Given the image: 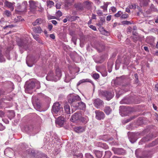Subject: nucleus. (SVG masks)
Wrapping results in <instances>:
<instances>
[{
	"instance_id": "obj_1",
	"label": "nucleus",
	"mask_w": 158,
	"mask_h": 158,
	"mask_svg": "<svg viewBox=\"0 0 158 158\" xmlns=\"http://www.w3.org/2000/svg\"><path fill=\"white\" fill-rule=\"evenodd\" d=\"M56 76H54L52 72H50L46 77V79L48 81H55L59 80L62 74L61 71L59 68L56 69Z\"/></svg>"
},
{
	"instance_id": "obj_2",
	"label": "nucleus",
	"mask_w": 158,
	"mask_h": 158,
	"mask_svg": "<svg viewBox=\"0 0 158 158\" xmlns=\"http://www.w3.org/2000/svg\"><path fill=\"white\" fill-rule=\"evenodd\" d=\"M68 101L72 106L75 107V105L77 103V101L81 100V98L78 95L70 94L68 96Z\"/></svg>"
},
{
	"instance_id": "obj_3",
	"label": "nucleus",
	"mask_w": 158,
	"mask_h": 158,
	"mask_svg": "<svg viewBox=\"0 0 158 158\" xmlns=\"http://www.w3.org/2000/svg\"><path fill=\"white\" fill-rule=\"evenodd\" d=\"M63 108L60 106L58 102L54 103L52 106V112L53 114H59L62 113Z\"/></svg>"
},
{
	"instance_id": "obj_4",
	"label": "nucleus",
	"mask_w": 158,
	"mask_h": 158,
	"mask_svg": "<svg viewBox=\"0 0 158 158\" xmlns=\"http://www.w3.org/2000/svg\"><path fill=\"white\" fill-rule=\"evenodd\" d=\"M99 95L100 96L105 97L108 100L111 99L114 95L113 92H108L107 91H101L99 92Z\"/></svg>"
},
{
	"instance_id": "obj_5",
	"label": "nucleus",
	"mask_w": 158,
	"mask_h": 158,
	"mask_svg": "<svg viewBox=\"0 0 158 158\" xmlns=\"http://www.w3.org/2000/svg\"><path fill=\"white\" fill-rule=\"evenodd\" d=\"M138 134V133H133L128 132V135L130 142L133 143L137 140V136Z\"/></svg>"
},
{
	"instance_id": "obj_6",
	"label": "nucleus",
	"mask_w": 158,
	"mask_h": 158,
	"mask_svg": "<svg viewBox=\"0 0 158 158\" xmlns=\"http://www.w3.org/2000/svg\"><path fill=\"white\" fill-rule=\"evenodd\" d=\"M81 116V114L80 113H75L72 115L70 120L73 122H76L78 120H80Z\"/></svg>"
},
{
	"instance_id": "obj_7",
	"label": "nucleus",
	"mask_w": 158,
	"mask_h": 158,
	"mask_svg": "<svg viewBox=\"0 0 158 158\" xmlns=\"http://www.w3.org/2000/svg\"><path fill=\"white\" fill-rule=\"evenodd\" d=\"M65 121V118L62 116L59 117L56 121V126L57 127H61Z\"/></svg>"
},
{
	"instance_id": "obj_8",
	"label": "nucleus",
	"mask_w": 158,
	"mask_h": 158,
	"mask_svg": "<svg viewBox=\"0 0 158 158\" xmlns=\"http://www.w3.org/2000/svg\"><path fill=\"white\" fill-rule=\"evenodd\" d=\"M35 87V83L34 81H32L28 85L25 89V92L27 93L31 94V92L30 91Z\"/></svg>"
},
{
	"instance_id": "obj_9",
	"label": "nucleus",
	"mask_w": 158,
	"mask_h": 158,
	"mask_svg": "<svg viewBox=\"0 0 158 158\" xmlns=\"http://www.w3.org/2000/svg\"><path fill=\"white\" fill-rule=\"evenodd\" d=\"M96 118L99 120L103 119L105 117L104 113L99 110H96L95 111Z\"/></svg>"
},
{
	"instance_id": "obj_10",
	"label": "nucleus",
	"mask_w": 158,
	"mask_h": 158,
	"mask_svg": "<svg viewBox=\"0 0 158 158\" xmlns=\"http://www.w3.org/2000/svg\"><path fill=\"white\" fill-rule=\"evenodd\" d=\"M103 101L98 98L94 100V104L95 106L97 108H99L100 106L103 105Z\"/></svg>"
},
{
	"instance_id": "obj_11",
	"label": "nucleus",
	"mask_w": 158,
	"mask_h": 158,
	"mask_svg": "<svg viewBox=\"0 0 158 158\" xmlns=\"http://www.w3.org/2000/svg\"><path fill=\"white\" fill-rule=\"evenodd\" d=\"M112 150L114 152V153L116 154L120 155L123 154V153L124 150L120 148H113Z\"/></svg>"
},
{
	"instance_id": "obj_12",
	"label": "nucleus",
	"mask_w": 158,
	"mask_h": 158,
	"mask_svg": "<svg viewBox=\"0 0 158 158\" xmlns=\"http://www.w3.org/2000/svg\"><path fill=\"white\" fill-rule=\"evenodd\" d=\"M74 107L83 110L85 108L86 105L85 103L81 102H78L76 103Z\"/></svg>"
},
{
	"instance_id": "obj_13",
	"label": "nucleus",
	"mask_w": 158,
	"mask_h": 158,
	"mask_svg": "<svg viewBox=\"0 0 158 158\" xmlns=\"http://www.w3.org/2000/svg\"><path fill=\"white\" fill-rule=\"evenodd\" d=\"M30 9L31 10L35 9L36 7V2L33 0H30L29 1Z\"/></svg>"
},
{
	"instance_id": "obj_14",
	"label": "nucleus",
	"mask_w": 158,
	"mask_h": 158,
	"mask_svg": "<svg viewBox=\"0 0 158 158\" xmlns=\"http://www.w3.org/2000/svg\"><path fill=\"white\" fill-rule=\"evenodd\" d=\"M105 138L106 139H103L105 141H108V142L109 143L111 144V145H114L116 144H117V141H115L114 140V141H113V139L112 138H110L109 139H107V136L105 135Z\"/></svg>"
},
{
	"instance_id": "obj_15",
	"label": "nucleus",
	"mask_w": 158,
	"mask_h": 158,
	"mask_svg": "<svg viewBox=\"0 0 158 158\" xmlns=\"http://www.w3.org/2000/svg\"><path fill=\"white\" fill-rule=\"evenodd\" d=\"M74 131L77 133H80L85 131L84 127L81 126L75 127L74 128Z\"/></svg>"
},
{
	"instance_id": "obj_16",
	"label": "nucleus",
	"mask_w": 158,
	"mask_h": 158,
	"mask_svg": "<svg viewBox=\"0 0 158 158\" xmlns=\"http://www.w3.org/2000/svg\"><path fill=\"white\" fill-rule=\"evenodd\" d=\"M14 3H11L8 1H6L4 3L5 6L10 9L12 10L14 9Z\"/></svg>"
},
{
	"instance_id": "obj_17",
	"label": "nucleus",
	"mask_w": 158,
	"mask_h": 158,
	"mask_svg": "<svg viewBox=\"0 0 158 158\" xmlns=\"http://www.w3.org/2000/svg\"><path fill=\"white\" fill-rule=\"evenodd\" d=\"M34 31L37 33L40 34L43 32L41 28L40 27H36L33 28Z\"/></svg>"
},
{
	"instance_id": "obj_18",
	"label": "nucleus",
	"mask_w": 158,
	"mask_h": 158,
	"mask_svg": "<svg viewBox=\"0 0 158 158\" xmlns=\"http://www.w3.org/2000/svg\"><path fill=\"white\" fill-rule=\"evenodd\" d=\"M43 22V20L41 18L37 19L35 21L32 23L33 26H36L42 23Z\"/></svg>"
},
{
	"instance_id": "obj_19",
	"label": "nucleus",
	"mask_w": 158,
	"mask_h": 158,
	"mask_svg": "<svg viewBox=\"0 0 158 158\" xmlns=\"http://www.w3.org/2000/svg\"><path fill=\"white\" fill-rule=\"evenodd\" d=\"M27 6V2L26 1H23L20 6V8L22 10L24 11L26 10Z\"/></svg>"
},
{
	"instance_id": "obj_20",
	"label": "nucleus",
	"mask_w": 158,
	"mask_h": 158,
	"mask_svg": "<svg viewBox=\"0 0 158 158\" xmlns=\"http://www.w3.org/2000/svg\"><path fill=\"white\" fill-rule=\"evenodd\" d=\"M80 120L83 123H85L89 121V118L88 117L86 116H85L83 117H82L81 116V117H80Z\"/></svg>"
},
{
	"instance_id": "obj_21",
	"label": "nucleus",
	"mask_w": 158,
	"mask_h": 158,
	"mask_svg": "<svg viewBox=\"0 0 158 158\" xmlns=\"http://www.w3.org/2000/svg\"><path fill=\"white\" fill-rule=\"evenodd\" d=\"M91 80L89 79H83L80 80L77 83V86L81 84L86 82H90Z\"/></svg>"
},
{
	"instance_id": "obj_22",
	"label": "nucleus",
	"mask_w": 158,
	"mask_h": 158,
	"mask_svg": "<svg viewBox=\"0 0 158 158\" xmlns=\"http://www.w3.org/2000/svg\"><path fill=\"white\" fill-rule=\"evenodd\" d=\"M105 112L107 115L109 114L112 111L111 109L109 106H106L104 110Z\"/></svg>"
},
{
	"instance_id": "obj_23",
	"label": "nucleus",
	"mask_w": 158,
	"mask_h": 158,
	"mask_svg": "<svg viewBox=\"0 0 158 158\" xmlns=\"http://www.w3.org/2000/svg\"><path fill=\"white\" fill-rule=\"evenodd\" d=\"M64 109L66 112L68 114H70V107L69 105L66 104L64 105Z\"/></svg>"
},
{
	"instance_id": "obj_24",
	"label": "nucleus",
	"mask_w": 158,
	"mask_h": 158,
	"mask_svg": "<svg viewBox=\"0 0 158 158\" xmlns=\"http://www.w3.org/2000/svg\"><path fill=\"white\" fill-rule=\"evenodd\" d=\"M47 5L48 7L51 8L54 6V3L52 1L48 0L47 1Z\"/></svg>"
},
{
	"instance_id": "obj_25",
	"label": "nucleus",
	"mask_w": 158,
	"mask_h": 158,
	"mask_svg": "<svg viewBox=\"0 0 158 158\" xmlns=\"http://www.w3.org/2000/svg\"><path fill=\"white\" fill-rule=\"evenodd\" d=\"M95 154L97 158H101L102 156V152L101 151H96Z\"/></svg>"
},
{
	"instance_id": "obj_26",
	"label": "nucleus",
	"mask_w": 158,
	"mask_h": 158,
	"mask_svg": "<svg viewBox=\"0 0 158 158\" xmlns=\"http://www.w3.org/2000/svg\"><path fill=\"white\" fill-rule=\"evenodd\" d=\"M111 155L112 153L110 151H106L104 156V158H110Z\"/></svg>"
},
{
	"instance_id": "obj_27",
	"label": "nucleus",
	"mask_w": 158,
	"mask_h": 158,
	"mask_svg": "<svg viewBox=\"0 0 158 158\" xmlns=\"http://www.w3.org/2000/svg\"><path fill=\"white\" fill-rule=\"evenodd\" d=\"M8 117L10 119H11L12 118L14 117L15 116V113L13 111H11L9 112L8 114Z\"/></svg>"
},
{
	"instance_id": "obj_28",
	"label": "nucleus",
	"mask_w": 158,
	"mask_h": 158,
	"mask_svg": "<svg viewBox=\"0 0 158 158\" xmlns=\"http://www.w3.org/2000/svg\"><path fill=\"white\" fill-rule=\"evenodd\" d=\"M110 3V2H106L104 3V5L101 7V8L103 9L104 11L107 10V8L108 5Z\"/></svg>"
},
{
	"instance_id": "obj_29",
	"label": "nucleus",
	"mask_w": 158,
	"mask_h": 158,
	"mask_svg": "<svg viewBox=\"0 0 158 158\" xmlns=\"http://www.w3.org/2000/svg\"><path fill=\"white\" fill-rule=\"evenodd\" d=\"M122 14V12L121 11H119L117 13H116L114 15V16L116 18H118L119 17L121 18Z\"/></svg>"
},
{
	"instance_id": "obj_30",
	"label": "nucleus",
	"mask_w": 158,
	"mask_h": 158,
	"mask_svg": "<svg viewBox=\"0 0 158 158\" xmlns=\"http://www.w3.org/2000/svg\"><path fill=\"white\" fill-rule=\"evenodd\" d=\"M4 14L7 17H10L11 16V12L9 10H6L4 12Z\"/></svg>"
},
{
	"instance_id": "obj_31",
	"label": "nucleus",
	"mask_w": 158,
	"mask_h": 158,
	"mask_svg": "<svg viewBox=\"0 0 158 158\" xmlns=\"http://www.w3.org/2000/svg\"><path fill=\"white\" fill-rule=\"evenodd\" d=\"M34 82L35 83V87L37 89H39L40 87V82L37 81H35Z\"/></svg>"
},
{
	"instance_id": "obj_32",
	"label": "nucleus",
	"mask_w": 158,
	"mask_h": 158,
	"mask_svg": "<svg viewBox=\"0 0 158 158\" xmlns=\"http://www.w3.org/2000/svg\"><path fill=\"white\" fill-rule=\"evenodd\" d=\"M56 16L58 17H60L62 15V13L60 10H58L56 13Z\"/></svg>"
},
{
	"instance_id": "obj_33",
	"label": "nucleus",
	"mask_w": 158,
	"mask_h": 158,
	"mask_svg": "<svg viewBox=\"0 0 158 158\" xmlns=\"http://www.w3.org/2000/svg\"><path fill=\"white\" fill-rule=\"evenodd\" d=\"M33 36L34 39L36 40L39 41V35L37 34H32Z\"/></svg>"
},
{
	"instance_id": "obj_34",
	"label": "nucleus",
	"mask_w": 158,
	"mask_h": 158,
	"mask_svg": "<svg viewBox=\"0 0 158 158\" xmlns=\"http://www.w3.org/2000/svg\"><path fill=\"white\" fill-rule=\"evenodd\" d=\"M128 14H124L123 12V14H122L121 18L122 19H125L127 18L128 17Z\"/></svg>"
},
{
	"instance_id": "obj_35",
	"label": "nucleus",
	"mask_w": 158,
	"mask_h": 158,
	"mask_svg": "<svg viewBox=\"0 0 158 158\" xmlns=\"http://www.w3.org/2000/svg\"><path fill=\"white\" fill-rule=\"evenodd\" d=\"M5 59L3 56L2 54L0 53V62H4L5 61Z\"/></svg>"
},
{
	"instance_id": "obj_36",
	"label": "nucleus",
	"mask_w": 158,
	"mask_h": 158,
	"mask_svg": "<svg viewBox=\"0 0 158 158\" xmlns=\"http://www.w3.org/2000/svg\"><path fill=\"white\" fill-rule=\"evenodd\" d=\"M128 7L131 9H135L136 7V5L134 4L129 5Z\"/></svg>"
},
{
	"instance_id": "obj_37",
	"label": "nucleus",
	"mask_w": 158,
	"mask_h": 158,
	"mask_svg": "<svg viewBox=\"0 0 158 158\" xmlns=\"http://www.w3.org/2000/svg\"><path fill=\"white\" fill-rule=\"evenodd\" d=\"M93 77L95 79H98L99 77V75L98 73H94L93 75Z\"/></svg>"
},
{
	"instance_id": "obj_38",
	"label": "nucleus",
	"mask_w": 158,
	"mask_h": 158,
	"mask_svg": "<svg viewBox=\"0 0 158 158\" xmlns=\"http://www.w3.org/2000/svg\"><path fill=\"white\" fill-rule=\"evenodd\" d=\"M83 157V155L82 154H79L78 155H75L74 156V157L73 158H76V157H77V158H82Z\"/></svg>"
},
{
	"instance_id": "obj_39",
	"label": "nucleus",
	"mask_w": 158,
	"mask_h": 158,
	"mask_svg": "<svg viewBox=\"0 0 158 158\" xmlns=\"http://www.w3.org/2000/svg\"><path fill=\"white\" fill-rule=\"evenodd\" d=\"M101 146L102 148H103L105 149H107L108 148V145L106 143H102Z\"/></svg>"
},
{
	"instance_id": "obj_40",
	"label": "nucleus",
	"mask_w": 158,
	"mask_h": 158,
	"mask_svg": "<svg viewBox=\"0 0 158 158\" xmlns=\"http://www.w3.org/2000/svg\"><path fill=\"white\" fill-rule=\"evenodd\" d=\"M86 158H94L89 153H86L85 155Z\"/></svg>"
},
{
	"instance_id": "obj_41",
	"label": "nucleus",
	"mask_w": 158,
	"mask_h": 158,
	"mask_svg": "<svg viewBox=\"0 0 158 158\" xmlns=\"http://www.w3.org/2000/svg\"><path fill=\"white\" fill-rule=\"evenodd\" d=\"M32 128V127L31 126H30L29 127L27 126L25 127V130L26 131H28L29 130H31Z\"/></svg>"
},
{
	"instance_id": "obj_42",
	"label": "nucleus",
	"mask_w": 158,
	"mask_h": 158,
	"mask_svg": "<svg viewBox=\"0 0 158 158\" xmlns=\"http://www.w3.org/2000/svg\"><path fill=\"white\" fill-rule=\"evenodd\" d=\"M123 24L128 25L131 24V23L127 21H123L122 22Z\"/></svg>"
},
{
	"instance_id": "obj_43",
	"label": "nucleus",
	"mask_w": 158,
	"mask_h": 158,
	"mask_svg": "<svg viewBox=\"0 0 158 158\" xmlns=\"http://www.w3.org/2000/svg\"><path fill=\"white\" fill-rule=\"evenodd\" d=\"M89 27L91 29H92L94 31H96L97 30V29L96 28V27L94 25H90L89 26Z\"/></svg>"
},
{
	"instance_id": "obj_44",
	"label": "nucleus",
	"mask_w": 158,
	"mask_h": 158,
	"mask_svg": "<svg viewBox=\"0 0 158 158\" xmlns=\"http://www.w3.org/2000/svg\"><path fill=\"white\" fill-rule=\"evenodd\" d=\"M97 13L99 16H102L103 15L102 11L100 10H98L97 11Z\"/></svg>"
},
{
	"instance_id": "obj_45",
	"label": "nucleus",
	"mask_w": 158,
	"mask_h": 158,
	"mask_svg": "<svg viewBox=\"0 0 158 158\" xmlns=\"http://www.w3.org/2000/svg\"><path fill=\"white\" fill-rule=\"evenodd\" d=\"M150 8L152 10L155 11H157V10L156 8H155L153 4L151 5Z\"/></svg>"
},
{
	"instance_id": "obj_46",
	"label": "nucleus",
	"mask_w": 158,
	"mask_h": 158,
	"mask_svg": "<svg viewBox=\"0 0 158 158\" xmlns=\"http://www.w3.org/2000/svg\"><path fill=\"white\" fill-rule=\"evenodd\" d=\"M76 38L75 37L73 36L72 37V40L75 45H76Z\"/></svg>"
},
{
	"instance_id": "obj_47",
	"label": "nucleus",
	"mask_w": 158,
	"mask_h": 158,
	"mask_svg": "<svg viewBox=\"0 0 158 158\" xmlns=\"http://www.w3.org/2000/svg\"><path fill=\"white\" fill-rule=\"evenodd\" d=\"M135 155L137 157L139 158H149L147 156H138L137 155V151H135Z\"/></svg>"
},
{
	"instance_id": "obj_48",
	"label": "nucleus",
	"mask_w": 158,
	"mask_h": 158,
	"mask_svg": "<svg viewBox=\"0 0 158 158\" xmlns=\"http://www.w3.org/2000/svg\"><path fill=\"white\" fill-rule=\"evenodd\" d=\"M110 10H111L113 12V13H115L116 12V8L114 7V6H112L111 7V9H110Z\"/></svg>"
},
{
	"instance_id": "obj_49",
	"label": "nucleus",
	"mask_w": 158,
	"mask_h": 158,
	"mask_svg": "<svg viewBox=\"0 0 158 158\" xmlns=\"http://www.w3.org/2000/svg\"><path fill=\"white\" fill-rule=\"evenodd\" d=\"M111 15H108L106 18V21H110L111 19Z\"/></svg>"
},
{
	"instance_id": "obj_50",
	"label": "nucleus",
	"mask_w": 158,
	"mask_h": 158,
	"mask_svg": "<svg viewBox=\"0 0 158 158\" xmlns=\"http://www.w3.org/2000/svg\"><path fill=\"white\" fill-rule=\"evenodd\" d=\"M35 98H36V97L35 96H33L32 97V103H35V102H36Z\"/></svg>"
},
{
	"instance_id": "obj_51",
	"label": "nucleus",
	"mask_w": 158,
	"mask_h": 158,
	"mask_svg": "<svg viewBox=\"0 0 158 158\" xmlns=\"http://www.w3.org/2000/svg\"><path fill=\"white\" fill-rule=\"evenodd\" d=\"M14 26L13 25H6V26H5V27H3V28L4 29H6V28H7V27H10V28H11V27H13Z\"/></svg>"
},
{
	"instance_id": "obj_52",
	"label": "nucleus",
	"mask_w": 158,
	"mask_h": 158,
	"mask_svg": "<svg viewBox=\"0 0 158 158\" xmlns=\"http://www.w3.org/2000/svg\"><path fill=\"white\" fill-rule=\"evenodd\" d=\"M124 63L126 65H127L129 63L128 59L126 58V60H125V61L124 62Z\"/></svg>"
},
{
	"instance_id": "obj_53",
	"label": "nucleus",
	"mask_w": 158,
	"mask_h": 158,
	"mask_svg": "<svg viewBox=\"0 0 158 158\" xmlns=\"http://www.w3.org/2000/svg\"><path fill=\"white\" fill-rule=\"evenodd\" d=\"M5 129V127L1 124H0V130H3Z\"/></svg>"
},
{
	"instance_id": "obj_54",
	"label": "nucleus",
	"mask_w": 158,
	"mask_h": 158,
	"mask_svg": "<svg viewBox=\"0 0 158 158\" xmlns=\"http://www.w3.org/2000/svg\"><path fill=\"white\" fill-rule=\"evenodd\" d=\"M50 37L52 39H55V36L53 34H51L50 35Z\"/></svg>"
},
{
	"instance_id": "obj_55",
	"label": "nucleus",
	"mask_w": 158,
	"mask_h": 158,
	"mask_svg": "<svg viewBox=\"0 0 158 158\" xmlns=\"http://www.w3.org/2000/svg\"><path fill=\"white\" fill-rule=\"evenodd\" d=\"M4 113L2 111H0V117H2L4 116Z\"/></svg>"
},
{
	"instance_id": "obj_56",
	"label": "nucleus",
	"mask_w": 158,
	"mask_h": 158,
	"mask_svg": "<svg viewBox=\"0 0 158 158\" xmlns=\"http://www.w3.org/2000/svg\"><path fill=\"white\" fill-rule=\"evenodd\" d=\"M52 28V24H49L48 26V29L49 31H51Z\"/></svg>"
},
{
	"instance_id": "obj_57",
	"label": "nucleus",
	"mask_w": 158,
	"mask_h": 158,
	"mask_svg": "<svg viewBox=\"0 0 158 158\" xmlns=\"http://www.w3.org/2000/svg\"><path fill=\"white\" fill-rule=\"evenodd\" d=\"M2 120L3 121V122L6 123L8 124L9 123V121L8 120L6 119H2Z\"/></svg>"
},
{
	"instance_id": "obj_58",
	"label": "nucleus",
	"mask_w": 158,
	"mask_h": 158,
	"mask_svg": "<svg viewBox=\"0 0 158 158\" xmlns=\"http://www.w3.org/2000/svg\"><path fill=\"white\" fill-rule=\"evenodd\" d=\"M51 22L52 23H53V24H54V25H56L57 23V22L56 20H52L51 21Z\"/></svg>"
},
{
	"instance_id": "obj_59",
	"label": "nucleus",
	"mask_w": 158,
	"mask_h": 158,
	"mask_svg": "<svg viewBox=\"0 0 158 158\" xmlns=\"http://www.w3.org/2000/svg\"><path fill=\"white\" fill-rule=\"evenodd\" d=\"M92 18L93 19H96V15H95L94 14H93L92 15Z\"/></svg>"
},
{
	"instance_id": "obj_60",
	"label": "nucleus",
	"mask_w": 158,
	"mask_h": 158,
	"mask_svg": "<svg viewBox=\"0 0 158 158\" xmlns=\"http://www.w3.org/2000/svg\"><path fill=\"white\" fill-rule=\"evenodd\" d=\"M103 23L102 22H99L97 24V25L98 26H101L103 25Z\"/></svg>"
},
{
	"instance_id": "obj_61",
	"label": "nucleus",
	"mask_w": 158,
	"mask_h": 158,
	"mask_svg": "<svg viewBox=\"0 0 158 158\" xmlns=\"http://www.w3.org/2000/svg\"><path fill=\"white\" fill-rule=\"evenodd\" d=\"M129 9V8H126V11L128 13L130 12V10Z\"/></svg>"
},
{
	"instance_id": "obj_62",
	"label": "nucleus",
	"mask_w": 158,
	"mask_h": 158,
	"mask_svg": "<svg viewBox=\"0 0 158 158\" xmlns=\"http://www.w3.org/2000/svg\"><path fill=\"white\" fill-rule=\"evenodd\" d=\"M100 21L101 22H102L103 23L105 22V20L103 18H101L100 19Z\"/></svg>"
},
{
	"instance_id": "obj_63",
	"label": "nucleus",
	"mask_w": 158,
	"mask_h": 158,
	"mask_svg": "<svg viewBox=\"0 0 158 158\" xmlns=\"http://www.w3.org/2000/svg\"><path fill=\"white\" fill-rule=\"evenodd\" d=\"M144 50L146 51H148V47L145 46L144 47Z\"/></svg>"
},
{
	"instance_id": "obj_64",
	"label": "nucleus",
	"mask_w": 158,
	"mask_h": 158,
	"mask_svg": "<svg viewBox=\"0 0 158 158\" xmlns=\"http://www.w3.org/2000/svg\"><path fill=\"white\" fill-rule=\"evenodd\" d=\"M155 87L156 90L158 91V84H156L155 85Z\"/></svg>"
}]
</instances>
